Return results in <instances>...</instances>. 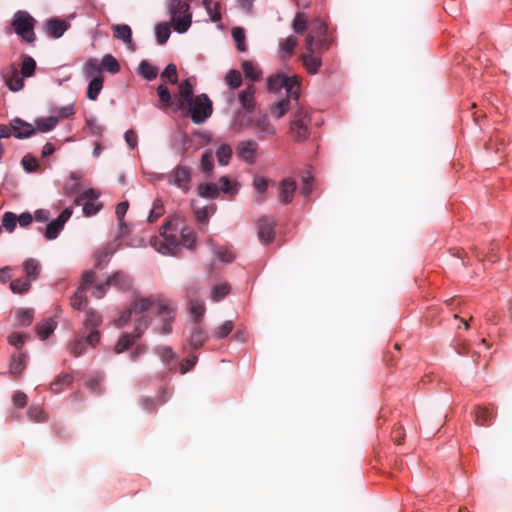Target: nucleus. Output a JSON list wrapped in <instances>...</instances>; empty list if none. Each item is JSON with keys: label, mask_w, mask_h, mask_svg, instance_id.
I'll return each instance as SVG.
<instances>
[{"label": "nucleus", "mask_w": 512, "mask_h": 512, "mask_svg": "<svg viewBox=\"0 0 512 512\" xmlns=\"http://www.w3.org/2000/svg\"><path fill=\"white\" fill-rule=\"evenodd\" d=\"M152 312H156L162 322L159 332H171V322L175 316L173 304L155 296L136 297L130 307L114 320V325L118 328L125 326L130 320L134 321V333H124L117 341L114 348L117 354L126 351L143 334L150 325Z\"/></svg>", "instance_id": "f257e3e1"}, {"label": "nucleus", "mask_w": 512, "mask_h": 512, "mask_svg": "<svg viewBox=\"0 0 512 512\" xmlns=\"http://www.w3.org/2000/svg\"><path fill=\"white\" fill-rule=\"evenodd\" d=\"M325 32V25L320 23L316 32L313 33L311 31L307 36L306 46L308 52L302 56V61L307 71L311 74L317 73L321 66V59L314 54V51L322 48Z\"/></svg>", "instance_id": "f03ea898"}, {"label": "nucleus", "mask_w": 512, "mask_h": 512, "mask_svg": "<svg viewBox=\"0 0 512 512\" xmlns=\"http://www.w3.org/2000/svg\"><path fill=\"white\" fill-rule=\"evenodd\" d=\"M169 12L174 31L180 34L187 32L192 23L189 5L182 0H170Z\"/></svg>", "instance_id": "7ed1b4c3"}, {"label": "nucleus", "mask_w": 512, "mask_h": 512, "mask_svg": "<svg viewBox=\"0 0 512 512\" xmlns=\"http://www.w3.org/2000/svg\"><path fill=\"white\" fill-rule=\"evenodd\" d=\"M267 87L271 92H278L282 88L286 90L288 98L297 100L299 97L300 83L295 75H288L281 71L271 75L267 79Z\"/></svg>", "instance_id": "20e7f679"}, {"label": "nucleus", "mask_w": 512, "mask_h": 512, "mask_svg": "<svg viewBox=\"0 0 512 512\" xmlns=\"http://www.w3.org/2000/svg\"><path fill=\"white\" fill-rule=\"evenodd\" d=\"M172 222H167L159 236L151 239V246L162 255H175L179 249V241L175 234L170 231Z\"/></svg>", "instance_id": "39448f33"}, {"label": "nucleus", "mask_w": 512, "mask_h": 512, "mask_svg": "<svg viewBox=\"0 0 512 512\" xmlns=\"http://www.w3.org/2000/svg\"><path fill=\"white\" fill-rule=\"evenodd\" d=\"M172 222H167L159 236L151 239V246L162 255H175L179 249V241L175 234L170 231Z\"/></svg>", "instance_id": "423d86ee"}, {"label": "nucleus", "mask_w": 512, "mask_h": 512, "mask_svg": "<svg viewBox=\"0 0 512 512\" xmlns=\"http://www.w3.org/2000/svg\"><path fill=\"white\" fill-rule=\"evenodd\" d=\"M12 27L17 35L27 42L35 40L34 19L26 11H17L12 20Z\"/></svg>", "instance_id": "0eeeda50"}, {"label": "nucleus", "mask_w": 512, "mask_h": 512, "mask_svg": "<svg viewBox=\"0 0 512 512\" xmlns=\"http://www.w3.org/2000/svg\"><path fill=\"white\" fill-rule=\"evenodd\" d=\"M292 117L290 134L295 141L303 142L309 135L310 117L308 112L300 108L293 113Z\"/></svg>", "instance_id": "6e6552de"}, {"label": "nucleus", "mask_w": 512, "mask_h": 512, "mask_svg": "<svg viewBox=\"0 0 512 512\" xmlns=\"http://www.w3.org/2000/svg\"><path fill=\"white\" fill-rule=\"evenodd\" d=\"M192 121L196 124L203 123L212 114V102L206 94H200L188 104Z\"/></svg>", "instance_id": "1a4fd4ad"}, {"label": "nucleus", "mask_w": 512, "mask_h": 512, "mask_svg": "<svg viewBox=\"0 0 512 512\" xmlns=\"http://www.w3.org/2000/svg\"><path fill=\"white\" fill-rule=\"evenodd\" d=\"M239 126L241 128H253L260 139H266L268 137H271L275 135L277 132L276 127L272 124V122L270 121L269 117L266 114L259 115L254 118H249L247 124L239 122Z\"/></svg>", "instance_id": "9d476101"}, {"label": "nucleus", "mask_w": 512, "mask_h": 512, "mask_svg": "<svg viewBox=\"0 0 512 512\" xmlns=\"http://www.w3.org/2000/svg\"><path fill=\"white\" fill-rule=\"evenodd\" d=\"M99 193L90 188L82 192L75 200L77 205L83 207V213L85 216L96 215L102 208V204L98 201Z\"/></svg>", "instance_id": "9b49d317"}, {"label": "nucleus", "mask_w": 512, "mask_h": 512, "mask_svg": "<svg viewBox=\"0 0 512 512\" xmlns=\"http://www.w3.org/2000/svg\"><path fill=\"white\" fill-rule=\"evenodd\" d=\"M131 285L130 277L123 272H116L109 277L106 282L95 285L93 290V296L96 298H102L107 291V287L115 286L120 289H128Z\"/></svg>", "instance_id": "f8f14e48"}, {"label": "nucleus", "mask_w": 512, "mask_h": 512, "mask_svg": "<svg viewBox=\"0 0 512 512\" xmlns=\"http://www.w3.org/2000/svg\"><path fill=\"white\" fill-rule=\"evenodd\" d=\"M95 285V273L92 271L85 273L81 286L71 298V305L76 309H81L86 303V296L84 295V291H91V294L93 295Z\"/></svg>", "instance_id": "ddd939ff"}, {"label": "nucleus", "mask_w": 512, "mask_h": 512, "mask_svg": "<svg viewBox=\"0 0 512 512\" xmlns=\"http://www.w3.org/2000/svg\"><path fill=\"white\" fill-rule=\"evenodd\" d=\"M168 182L180 190L187 192L190 189L191 183V170L190 168L182 165L176 166L168 174Z\"/></svg>", "instance_id": "4468645a"}, {"label": "nucleus", "mask_w": 512, "mask_h": 512, "mask_svg": "<svg viewBox=\"0 0 512 512\" xmlns=\"http://www.w3.org/2000/svg\"><path fill=\"white\" fill-rule=\"evenodd\" d=\"M73 214L71 207L65 208L61 214L54 220L50 221L45 229L44 236L47 240H54L58 237L63 230L65 223L70 219Z\"/></svg>", "instance_id": "2eb2a0df"}, {"label": "nucleus", "mask_w": 512, "mask_h": 512, "mask_svg": "<svg viewBox=\"0 0 512 512\" xmlns=\"http://www.w3.org/2000/svg\"><path fill=\"white\" fill-rule=\"evenodd\" d=\"M1 74L9 90L17 92L23 88L25 77L20 74L15 66H8L2 70Z\"/></svg>", "instance_id": "dca6fc26"}, {"label": "nucleus", "mask_w": 512, "mask_h": 512, "mask_svg": "<svg viewBox=\"0 0 512 512\" xmlns=\"http://www.w3.org/2000/svg\"><path fill=\"white\" fill-rule=\"evenodd\" d=\"M10 126L12 128V134L18 139L29 138L36 132V129L32 124L27 123L20 118L12 119L10 121Z\"/></svg>", "instance_id": "f3484780"}, {"label": "nucleus", "mask_w": 512, "mask_h": 512, "mask_svg": "<svg viewBox=\"0 0 512 512\" xmlns=\"http://www.w3.org/2000/svg\"><path fill=\"white\" fill-rule=\"evenodd\" d=\"M258 149V145L253 140L242 141L237 148L238 156L241 160L248 164L255 162V155Z\"/></svg>", "instance_id": "a211bd4d"}, {"label": "nucleus", "mask_w": 512, "mask_h": 512, "mask_svg": "<svg viewBox=\"0 0 512 512\" xmlns=\"http://www.w3.org/2000/svg\"><path fill=\"white\" fill-rule=\"evenodd\" d=\"M258 238L261 242L269 243L274 238V220L262 218L258 223Z\"/></svg>", "instance_id": "6ab92c4d"}, {"label": "nucleus", "mask_w": 512, "mask_h": 512, "mask_svg": "<svg viewBox=\"0 0 512 512\" xmlns=\"http://www.w3.org/2000/svg\"><path fill=\"white\" fill-rule=\"evenodd\" d=\"M192 209L196 219L201 223H207L210 216L213 215L216 211L214 204L200 205L198 200L192 201Z\"/></svg>", "instance_id": "aec40b11"}, {"label": "nucleus", "mask_w": 512, "mask_h": 512, "mask_svg": "<svg viewBox=\"0 0 512 512\" xmlns=\"http://www.w3.org/2000/svg\"><path fill=\"white\" fill-rule=\"evenodd\" d=\"M296 191V183L291 178H285L280 184L279 200L282 203H289L292 201L294 193Z\"/></svg>", "instance_id": "412c9836"}, {"label": "nucleus", "mask_w": 512, "mask_h": 512, "mask_svg": "<svg viewBox=\"0 0 512 512\" xmlns=\"http://www.w3.org/2000/svg\"><path fill=\"white\" fill-rule=\"evenodd\" d=\"M100 62L96 58L88 59L83 68L82 73L86 79L103 78Z\"/></svg>", "instance_id": "4be33fe9"}, {"label": "nucleus", "mask_w": 512, "mask_h": 512, "mask_svg": "<svg viewBox=\"0 0 512 512\" xmlns=\"http://www.w3.org/2000/svg\"><path fill=\"white\" fill-rule=\"evenodd\" d=\"M254 95L255 88L253 85H249L239 94V102L247 112H251L255 107Z\"/></svg>", "instance_id": "5701e85b"}, {"label": "nucleus", "mask_w": 512, "mask_h": 512, "mask_svg": "<svg viewBox=\"0 0 512 512\" xmlns=\"http://www.w3.org/2000/svg\"><path fill=\"white\" fill-rule=\"evenodd\" d=\"M47 32L55 39L60 38L68 26L65 21L60 19H51L47 22L46 25Z\"/></svg>", "instance_id": "b1692460"}, {"label": "nucleus", "mask_w": 512, "mask_h": 512, "mask_svg": "<svg viewBox=\"0 0 512 512\" xmlns=\"http://www.w3.org/2000/svg\"><path fill=\"white\" fill-rule=\"evenodd\" d=\"M193 85L190 79L181 82L179 86V104L180 106L187 105L193 98Z\"/></svg>", "instance_id": "393cba45"}, {"label": "nucleus", "mask_w": 512, "mask_h": 512, "mask_svg": "<svg viewBox=\"0 0 512 512\" xmlns=\"http://www.w3.org/2000/svg\"><path fill=\"white\" fill-rule=\"evenodd\" d=\"M114 37L123 41L125 44L132 42V30L126 24H115L112 26Z\"/></svg>", "instance_id": "a878e982"}, {"label": "nucleus", "mask_w": 512, "mask_h": 512, "mask_svg": "<svg viewBox=\"0 0 512 512\" xmlns=\"http://www.w3.org/2000/svg\"><path fill=\"white\" fill-rule=\"evenodd\" d=\"M23 269L29 280L34 281L38 278L41 266L36 259H28L23 263Z\"/></svg>", "instance_id": "bb28decb"}, {"label": "nucleus", "mask_w": 512, "mask_h": 512, "mask_svg": "<svg viewBox=\"0 0 512 512\" xmlns=\"http://www.w3.org/2000/svg\"><path fill=\"white\" fill-rule=\"evenodd\" d=\"M297 45V39L294 36H288L279 42L280 57L285 59L289 57L295 46Z\"/></svg>", "instance_id": "cd10ccee"}, {"label": "nucleus", "mask_w": 512, "mask_h": 512, "mask_svg": "<svg viewBox=\"0 0 512 512\" xmlns=\"http://www.w3.org/2000/svg\"><path fill=\"white\" fill-rule=\"evenodd\" d=\"M198 195L202 198L215 199L219 195V188L215 183H202L198 186Z\"/></svg>", "instance_id": "c85d7f7f"}, {"label": "nucleus", "mask_w": 512, "mask_h": 512, "mask_svg": "<svg viewBox=\"0 0 512 512\" xmlns=\"http://www.w3.org/2000/svg\"><path fill=\"white\" fill-rule=\"evenodd\" d=\"M206 334L204 330L201 328L199 323H194V326L190 335V345L193 348L200 347L206 340Z\"/></svg>", "instance_id": "c756f323"}, {"label": "nucleus", "mask_w": 512, "mask_h": 512, "mask_svg": "<svg viewBox=\"0 0 512 512\" xmlns=\"http://www.w3.org/2000/svg\"><path fill=\"white\" fill-rule=\"evenodd\" d=\"M58 123V118L54 116H49L47 118H38L35 121V129L39 132H49L54 129V127Z\"/></svg>", "instance_id": "7c9ffc66"}, {"label": "nucleus", "mask_w": 512, "mask_h": 512, "mask_svg": "<svg viewBox=\"0 0 512 512\" xmlns=\"http://www.w3.org/2000/svg\"><path fill=\"white\" fill-rule=\"evenodd\" d=\"M289 107H290V101H289V98L287 97L285 99H281L278 102L274 103L270 107V113L274 118L280 119L286 114V112L289 110Z\"/></svg>", "instance_id": "2f4dec72"}, {"label": "nucleus", "mask_w": 512, "mask_h": 512, "mask_svg": "<svg viewBox=\"0 0 512 512\" xmlns=\"http://www.w3.org/2000/svg\"><path fill=\"white\" fill-rule=\"evenodd\" d=\"M88 80L89 84L87 88V98L91 101H95L103 88V78H94Z\"/></svg>", "instance_id": "473e14b6"}, {"label": "nucleus", "mask_w": 512, "mask_h": 512, "mask_svg": "<svg viewBox=\"0 0 512 512\" xmlns=\"http://www.w3.org/2000/svg\"><path fill=\"white\" fill-rule=\"evenodd\" d=\"M139 74L146 80L151 81L156 78L158 70L151 65L148 61L142 60L138 66Z\"/></svg>", "instance_id": "72a5a7b5"}, {"label": "nucleus", "mask_w": 512, "mask_h": 512, "mask_svg": "<svg viewBox=\"0 0 512 512\" xmlns=\"http://www.w3.org/2000/svg\"><path fill=\"white\" fill-rule=\"evenodd\" d=\"M179 241V247L193 248L196 242L194 231L189 227H183L181 229V236Z\"/></svg>", "instance_id": "f704fd0d"}, {"label": "nucleus", "mask_w": 512, "mask_h": 512, "mask_svg": "<svg viewBox=\"0 0 512 512\" xmlns=\"http://www.w3.org/2000/svg\"><path fill=\"white\" fill-rule=\"evenodd\" d=\"M203 5L209 15L210 21L219 22L221 13L219 12V3L214 0H203Z\"/></svg>", "instance_id": "c9c22d12"}, {"label": "nucleus", "mask_w": 512, "mask_h": 512, "mask_svg": "<svg viewBox=\"0 0 512 512\" xmlns=\"http://www.w3.org/2000/svg\"><path fill=\"white\" fill-rule=\"evenodd\" d=\"M100 65L102 70L104 69L112 74H115L120 70V65L117 59L111 54L104 55Z\"/></svg>", "instance_id": "e433bc0d"}, {"label": "nucleus", "mask_w": 512, "mask_h": 512, "mask_svg": "<svg viewBox=\"0 0 512 512\" xmlns=\"http://www.w3.org/2000/svg\"><path fill=\"white\" fill-rule=\"evenodd\" d=\"M55 328L56 322L52 319H48L38 324L37 334L42 340H44L48 338V336L55 330Z\"/></svg>", "instance_id": "4c0bfd02"}, {"label": "nucleus", "mask_w": 512, "mask_h": 512, "mask_svg": "<svg viewBox=\"0 0 512 512\" xmlns=\"http://www.w3.org/2000/svg\"><path fill=\"white\" fill-rule=\"evenodd\" d=\"M475 419L478 425H487L493 419V412L486 407H478L475 411Z\"/></svg>", "instance_id": "58836bf2"}, {"label": "nucleus", "mask_w": 512, "mask_h": 512, "mask_svg": "<svg viewBox=\"0 0 512 512\" xmlns=\"http://www.w3.org/2000/svg\"><path fill=\"white\" fill-rule=\"evenodd\" d=\"M170 26L167 23H160L155 27V35L159 44H164L170 37Z\"/></svg>", "instance_id": "ea45409f"}, {"label": "nucleus", "mask_w": 512, "mask_h": 512, "mask_svg": "<svg viewBox=\"0 0 512 512\" xmlns=\"http://www.w3.org/2000/svg\"><path fill=\"white\" fill-rule=\"evenodd\" d=\"M189 310L194 317V322L199 323V320L204 315L206 309L202 301L192 300L190 302Z\"/></svg>", "instance_id": "a19ab883"}, {"label": "nucleus", "mask_w": 512, "mask_h": 512, "mask_svg": "<svg viewBox=\"0 0 512 512\" xmlns=\"http://www.w3.org/2000/svg\"><path fill=\"white\" fill-rule=\"evenodd\" d=\"M232 155V149L227 144H222L216 151V157L220 165H227Z\"/></svg>", "instance_id": "79ce46f5"}, {"label": "nucleus", "mask_w": 512, "mask_h": 512, "mask_svg": "<svg viewBox=\"0 0 512 512\" xmlns=\"http://www.w3.org/2000/svg\"><path fill=\"white\" fill-rule=\"evenodd\" d=\"M25 368V355L18 354L13 356L10 371L14 375H20Z\"/></svg>", "instance_id": "37998d69"}, {"label": "nucleus", "mask_w": 512, "mask_h": 512, "mask_svg": "<svg viewBox=\"0 0 512 512\" xmlns=\"http://www.w3.org/2000/svg\"><path fill=\"white\" fill-rule=\"evenodd\" d=\"M225 82L232 89L238 88L242 83L241 73L237 70H230L225 76Z\"/></svg>", "instance_id": "c03bdc74"}, {"label": "nucleus", "mask_w": 512, "mask_h": 512, "mask_svg": "<svg viewBox=\"0 0 512 512\" xmlns=\"http://www.w3.org/2000/svg\"><path fill=\"white\" fill-rule=\"evenodd\" d=\"M102 322V317L95 311L87 312L86 319L84 321V326L86 329H96Z\"/></svg>", "instance_id": "a18cd8bd"}, {"label": "nucleus", "mask_w": 512, "mask_h": 512, "mask_svg": "<svg viewBox=\"0 0 512 512\" xmlns=\"http://www.w3.org/2000/svg\"><path fill=\"white\" fill-rule=\"evenodd\" d=\"M35 68V60L32 57H26L22 61L20 74L23 77H31L34 74Z\"/></svg>", "instance_id": "49530a36"}, {"label": "nucleus", "mask_w": 512, "mask_h": 512, "mask_svg": "<svg viewBox=\"0 0 512 512\" xmlns=\"http://www.w3.org/2000/svg\"><path fill=\"white\" fill-rule=\"evenodd\" d=\"M115 249L112 247H106L102 251H99L96 254V264L98 267L103 268L107 262L110 260L113 255Z\"/></svg>", "instance_id": "de8ad7c7"}, {"label": "nucleus", "mask_w": 512, "mask_h": 512, "mask_svg": "<svg viewBox=\"0 0 512 512\" xmlns=\"http://www.w3.org/2000/svg\"><path fill=\"white\" fill-rule=\"evenodd\" d=\"M242 69L246 78L256 81L260 78V71L253 65L252 62L245 61L242 63Z\"/></svg>", "instance_id": "09e8293b"}, {"label": "nucleus", "mask_w": 512, "mask_h": 512, "mask_svg": "<svg viewBox=\"0 0 512 512\" xmlns=\"http://www.w3.org/2000/svg\"><path fill=\"white\" fill-rule=\"evenodd\" d=\"M33 319V310L31 309H20L17 312L16 322L19 326H28L31 324Z\"/></svg>", "instance_id": "8fccbe9b"}, {"label": "nucleus", "mask_w": 512, "mask_h": 512, "mask_svg": "<svg viewBox=\"0 0 512 512\" xmlns=\"http://www.w3.org/2000/svg\"><path fill=\"white\" fill-rule=\"evenodd\" d=\"M30 281L29 279H16L10 283V288L13 293H25L30 288Z\"/></svg>", "instance_id": "3c124183"}, {"label": "nucleus", "mask_w": 512, "mask_h": 512, "mask_svg": "<svg viewBox=\"0 0 512 512\" xmlns=\"http://www.w3.org/2000/svg\"><path fill=\"white\" fill-rule=\"evenodd\" d=\"M229 291H230V288H229L228 284L219 283L214 286L212 293H211V298L214 301H220L229 293Z\"/></svg>", "instance_id": "603ef678"}, {"label": "nucleus", "mask_w": 512, "mask_h": 512, "mask_svg": "<svg viewBox=\"0 0 512 512\" xmlns=\"http://www.w3.org/2000/svg\"><path fill=\"white\" fill-rule=\"evenodd\" d=\"M17 217L12 212H5L2 216V226L8 231L13 232L16 228Z\"/></svg>", "instance_id": "864d4df0"}, {"label": "nucleus", "mask_w": 512, "mask_h": 512, "mask_svg": "<svg viewBox=\"0 0 512 512\" xmlns=\"http://www.w3.org/2000/svg\"><path fill=\"white\" fill-rule=\"evenodd\" d=\"M219 183L221 185L220 190L225 194L234 195L238 191V185L236 183H231V181L226 176H222L219 179Z\"/></svg>", "instance_id": "5fc2aeb1"}, {"label": "nucleus", "mask_w": 512, "mask_h": 512, "mask_svg": "<svg viewBox=\"0 0 512 512\" xmlns=\"http://www.w3.org/2000/svg\"><path fill=\"white\" fill-rule=\"evenodd\" d=\"M232 329L233 322L227 320L214 330L213 335L215 338L221 339L226 337L232 331Z\"/></svg>", "instance_id": "6e6d98bb"}, {"label": "nucleus", "mask_w": 512, "mask_h": 512, "mask_svg": "<svg viewBox=\"0 0 512 512\" xmlns=\"http://www.w3.org/2000/svg\"><path fill=\"white\" fill-rule=\"evenodd\" d=\"M232 37L237 43V47L240 51L245 50V32L241 27H234L232 29Z\"/></svg>", "instance_id": "4d7b16f0"}, {"label": "nucleus", "mask_w": 512, "mask_h": 512, "mask_svg": "<svg viewBox=\"0 0 512 512\" xmlns=\"http://www.w3.org/2000/svg\"><path fill=\"white\" fill-rule=\"evenodd\" d=\"M201 169L204 173L210 174L213 170L212 152L206 151L201 158Z\"/></svg>", "instance_id": "13d9d810"}, {"label": "nucleus", "mask_w": 512, "mask_h": 512, "mask_svg": "<svg viewBox=\"0 0 512 512\" xmlns=\"http://www.w3.org/2000/svg\"><path fill=\"white\" fill-rule=\"evenodd\" d=\"M22 166L28 173L35 172L38 169V160L32 156L26 155L22 158Z\"/></svg>", "instance_id": "bf43d9fd"}, {"label": "nucleus", "mask_w": 512, "mask_h": 512, "mask_svg": "<svg viewBox=\"0 0 512 512\" xmlns=\"http://www.w3.org/2000/svg\"><path fill=\"white\" fill-rule=\"evenodd\" d=\"M161 77L172 84L177 83L178 78L176 66L174 64L167 65V67L162 72Z\"/></svg>", "instance_id": "052dcab7"}, {"label": "nucleus", "mask_w": 512, "mask_h": 512, "mask_svg": "<svg viewBox=\"0 0 512 512\" xmlns=\"http://www.w3.org/2000/svg\"><path fill=\"white\" fill-rule=\"evenodd\" d=\"M163 212H164V209H163L162 202L160 200H155L153 202V207L148 216V221L151 223L156 221L163 214Z\"/></svg>", "instance_id": "680f3d73"}, {"label": "nucleus", "mask_w": 512, "mask_h": 512, "mask_svg": "<svg viewBox=\"0 0 512 512\" xmlns=\"http://www.w3.org/2000/svg\"><path fill=\"white\" fill-rule=\"evenodd\" d=\"M254 189L261 195L264 194L268 188V180L260 175H257L253 179Z\"/></svg>", "instance_id": "e2e57ef3"}, {"label": "nucleus", "mask_w": 512, "mask_h": 512, "mask_svg": "<svg viewBox=\"0 0 512 512\" xmlns=\"http://www.w3.org/2000/svg\"><path fill=\"white\" fill-rule=\"evenodd\" d=\"M215 253L217 259L223 263H229L234 259L233 253L225 247H219Z\"/></svg>", "instance_id": "0e129e2a"}, {"label": "nucleus", "mask_w": 512, "mask_h": 512, "mask_svg": "<svg viewBox=\"0 0 512 512\" xmlns=\"http://www.w3.org/2000/svg\"><path fill=\"white\" fill-rule=\"evenodd\" d=\"M293 28H294V31L298 34H301L305 31L306 29V18L304 16V14L302 13H298L295 18H294V21H293Z\"/></svg>", "instance_id": "69168bd1"}, {"label": "nucleus", "mask_w": 512, "mask_h": 512, "mask_svg": "<svg viewBox=\"0 0 512 512\" xmlns=\"http://www.w3.org/2000/svg\"><path fill=\"white\" fill-rule=\"evenodd\" d=\"M156 353L160 356L163 362H169L174 359V352L170 347H157Z\"/></svg>", "instance_id": "338daca9"}, {"label": "nucleus", "mask_w": 512, "mask_h": 512, "mask_svg": "<svg viewBox=\"0 0 512 512\" xmlns=\"http://www.w3.org/2000/svg\"><path fill=\"white\" fill-rule=\"evenodd\" d=\"M157 92L160 97V100L166 106H169L171 104V94H170L169 90L165 86L159 85L157 88Z\"/></svg>", "instance_id": "774afa93"}]
</instances>
